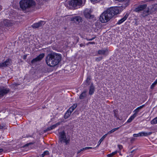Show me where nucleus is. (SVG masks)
I'll return each mask as SVG.
<instances>
[{
    "label": "nucleus",
    "instance_id": "obj_38",
    "mask_svg": "<svg viewBox=\"0 0 157 157\" xmlns=\"http://www.w3.org/2000/svg\"><path fill=\"white\" fill-rule=\"evenodd\" d=\"M84 150V149H83V148L80 149V150L78 151L77 152V154L79 153L81 151H83Z\"/></svg>",
    "mask_w": 157,
    "mask_h": 157
},
{
    "label": "nucleus",
    "instance_id": "obj_45",
    "mask_svg": "<svg viewBox=\"0 0 157 157\" xmlns=\"http://www.w3.org/2000/svg\"><path fill=\"white\" fill-rule=\"evenodd\" d=\"M138 134V136H142V135H141V132H140V133H139Z\"/></svg>",
    "mask_w": 157,
    "mask_h": 157
},
{
    "label": "nucleus",
    "instance_id": "obj_35",
    "mask_svg": "<svg viewBox=\"0 0 157 157\" xmlns=\"http://www.w3.org/2000/svg\"><path fill=\"white\" fill-rule=\"evenodd\" d=\"M74 110V109H72V108L70 107V108L67 111L69 112H70V113L71 114V113Z\"/></svg>",
    "mask_w": 157,
    "mask_h": 157
},
{
    "label": "nucleus",
    "instance_id": "obj_19",
    "mask_svg": "<svg viewBox=\"0 0 157 157\" xmlns=\"http://www.w3.org/2000/svg\"><path fill=\"white\" fill-rule=\"evenodd\" d=\"M142 136H147L149 135H151L152 134V132H141Z\"/></svg>",
    "mask_w": 157,
    "mask_h": 157
},
{
    "label": "nucleus",
    "instance_id": "obj_31",
    "mask_svg": "<svg viewBox=\"0 0 157 157\" xmlns=\"http://www.w3.org/2000/svg\"><path fill=\"white\" fill-rule=\"evenodd\" d=\"M90 78L89 77H87L86 81V82L87 84L88 85L90 84Z\"/></svg>",
    "mask_w": 157,
    "mask_h": 157
},
{
    "label": "nucleus",
    "instance_id": "obj_8",
    "mask_svg": "<svg viewBox=\"0 0 157 157\" xmlns=\"http://www.w3.org/2000/svg\"><path fill=\"white\" fill-rule=\"evenodd\" d=\"M11 60L10 59H7L4 62L0 63V68L3 69L11 65Z\"/></svg>",
    "mask_w": 157,
    "mask_h": 157
},
{
    "label": "nucleus",
    "instance_id": "obj_40",
    "mask_svg": "<svg viewBox=\"0 0 157 157\" xmlns=\"http://www.w3.org/2000/svg\"><path fill=\"white\" fill-rule=\"evenodd\" d=\"M95 38V37H93L91 39H87V40L88 41H90V40H94V39Z\"/></svg>",
    "mask_w": 157,
    "mask_h": 157
},
{
    "label": "nucleus",
    "instance_id": "obj_29",
    "mask_svg": "<svg viewBox=\"0 0 157 157\" xmlns=\"http://www.w3.org/2000/svg\"><path fill=\"white\" fill-rule=\"evenodd\" d=\"M117 151H115L114 152H113L111 154H109L107 155V156L108 157H112L113 155H115L116 154H117Z\"/></svg>",
    "mask_w": 157,
    "mask_h": 157
},
{
    "label": "nucleus",
    "instance_id": "obj_47",
    "mask_svg": "<svg viewBox=\"0 0 157 157\" xmlns=\"http://www.w3.org/2000/svg\"><path fill=\"white\" fill-rule=\"evenodd\" d=\"M118 112V110H113V112L114 113H116V112Z\"/></svg>",
    "mask_w": 157,
    "mask_h": 157
},
{
    "label": "nucleus",
    "instance_id": "obj_44",
    "mask_svg": "<svg viewBox=\"0 0 157 157\" xmlns=\"http://www.w3.org/2000/svg\"><path fill=\"white\" fill-rule=\"evenodd\" d=\"M85 45L84 44H80V47H83V46H85Z\"/></svg>",
    "mask_w": 157,
    "mask_h": 157
},
{
    "label": "nucleus",
    "instance_id": "obj_6",
    "mask_svg": "<svg viewBox=\"0 0 157 157\" xmlns=\"http://www.w3.org/2000/svg\"><path fill=\"white\" fill-rule=\"evenodd\" d=\"M59 140L61 143H64L66 145L69 143L70 140L69 139H67L65 133L64 131L59 132Z\"/></svg>",
    "mask_w": 157,
    "mask_h": 157
},
{
    "label": "nucleus",
    "instance_id": "obj_50",
    "mask_svg": "<svg viewBox=\"0 0 157 157\" xmlns=\"http://www.w3.org/2000/svg\"><path fill=\"white\" fill-rule=\"evenodd\" d=\"M130 156L131 157H132L133 156V155H130Z\"/></svg>",
    "mask_w": 157,
    "mask_h": 157
},
{
    "label": "nucleus",
    "instance_id": "obj_41",
    "mask_svg": "<svg viewBox=\"0 0 157 157\" xmlns=\"http://www.w3.org/2000/svg\"><path fill=\"white\" fill-rule=\"evenodd\" d=\"M5 126L4 125H2L0 124V129H3Z\"/></svg>",
    "mask_w": 157,
    "mask_h": 157
},
{
    "label": "nucleus",
    "instance_id": "obj_39",
    "mask_svg": "<svg viewBox=\"0 0 157 157\" xmlns=\"http://www.w3.org/2000/svg\"><path fill=\"white\" fill-rule=\"evenodd\" d=\"M145 106V105H142L141 106H140L139 107V108L140 109H142V108H143Z\"/></svg>",
    "mask_w": 157,
    "mask_h": 157
},
{
    "label": "nucleus",
    "instance_id": "obj_51",
    "mask_svg": "<svg viewBox=\"0 0 157 157\" xmlns=\"http://www.w3.org/2000/svg\"><path fill=\"white\" fill-rule=\"evenodd\" d=\"M99 145H98H98L96 147H98L99 146Z\"/></svg>",
    "mask_w": 157,
    "mask_h": 157
},
{
    "label": "nucleus",
    "instance_id": "obj_9",
    "mask_svg": "<svg viewBox=\"0 0 157 157\" xmlns=\"http://www.w3.org/2000/svg\"><path fill=\"white\" fill-rule=\"evenodd\" d=\"M45 24V22L43 21H40L37 23H34L32 25L33 28L36 29L41 27Z\"/></svg>",
    "mask_w": 157,
    "mask_h": 157
},
{
    "label": "nucleus",
    "instance_id": "obj_4",
    "mask_svg": "<svg viewBox=\"0 0 157 157\" xmlns=\"http://www.w3.org/2000/svg\"><path fill=\"white\" fill-rule=\"evenodd\" d=\"M157 10V4H155L149 7H147L141 15L142 17H145L150 14L155 13Z\"/></svg>",
    "mask_w": 157,
    "mask_h": 157
},
{
    "label": "nucleus",
    "instance_id": "obj_46",
    "mask_svg": "<svg viewBox=\"0 0 157 157\" xmlns=\"http://www.w3.org/2000/svg\"><path fill=\"white\" fill-rule=\"evenodd\" d=\"M114 113V117H117V114L116 113Z\"/></svg>",
    "mask_w": 157,
    "mask_h": 157
},
{
    "label": "nucleus",
    "instance_id": "obj_7",
    "mask_svg": "<svg viewBox=\"0 0 157 157\" xmlns=\"http://www.w3.org/2000/svg\"><path fill=\"white\" fill-rule=\"evenodd\" d=\"M147 5L146 4H144L138 6L136 7L134 11L136 12L139 13L142 11V13L146 9H147Z\"/></svg>",
    "mask_w": 157,
    "mask_h": 157
},
{
    "label": "nucleus",
    "instance_id": "obj_18",
    "mask_svg": "<svg viewBox=\"0 0 157 157\" xmlns=\"http://www.w3.org/2000/svg\"><path fill=\"white\" fill-rule=\"evenodd\" d=\"M140 109L139 108V107H137L136 109H135L133 111V112L134 113L133 115L136 117L137 116V113L139 112Z\"/></svg>",
    "mask_w": 157,
    "mask_h": 157
},
{
    "label": "nucleus",
    "instance_id": "obj_2",
    "mask_svg": "<svg viewBox=\"0 0 157 157\" xmlns=\"http://www.w3.org/2000/svg\"><path fill=\"white\" fill-rule=\"evenodd\" d=\"M61 55L55 52L48 54L46 57V62L49 66L53 67L57 65L61 59Z\"/></svg>",
    "mask_w": 157,
    "mask_h": 157
},
{
    "label": "nucleus",
    "instance_id": "obj_22",
    "mask_svg": "<svg viewBox=\"0 0 157 157\" xmlns=\"http://www.w3.org/2000/svg\"><path fill=\"white\" fill-rule=\"evenodd\" d=\"M107 135V134H105L99 140L98 142V145H99L101 144L102 141L106 137Z\"/></svg>",
    "mask_w": 157,
    "mask_h": 157
},
{
    "label": "nucleus",
    "instance_id": "obj_10",
    "mask_svg": "<svg viewBox=\"0 0 157 157\" xmlns=\"http://www.w3.org/2000/svg\"><path fill=\"white\" fill-rule=\"evenodd\" d=\"M44 56V53H42L40 54L36 57L33 59L31 61V63L33 64L35 62L41 60Z\"/></svg>",
    "mask_w": 157,
    "mask_h": 157
},
{
    "label": "nucleus",
    "instance_id": "obj_16",
    "mask_svg": "<svg viewBox=\"0 0 157 157\" xmlns=\"http://www.w3.org/2000/svg\"><path fill=\"white\" fill-rule=\"evenodd\" d=\"M95 90L94 87L93 86V84L92 83L90 86L89 91V94L91 95H92L94 92Z\"/></svg>",
    "mask_w": 157,
    "mask_h": 157
},
{
    "label": "nucleus",
    "instance_id": "obj_36",
    "mask_svg": "<svg viewBox=\"0 0 157 157\" xmlns=\"http://www.w3.org/2000/svg\"><path fill=\"white\" fill-rule=\"evenodd\" d=\"M51 128L50 127H48L46 130H45L44 131V132H45L47 131L52 130V129H51Z\"/></svg>",
    "mask_w": 157,
    "mask_h": 157
},
{
    "label": "nucleus",
    "instance_id": "obj_15",
    "mask_svg": "<svg viewBox=\"0 0 157 157\" xmlns=\"http://www.w3.org/2000/svg\"><path fill=\"white\" fill-rule=\"evenodd\" d=\"M128 15L127 13L123 17L119 20L117 22V24H120L122 23L123 22H124L125 20H126V19L128 18Z\"/></svg>",
    "mask_w": 157,
    "mask_h": 157
},
{
    "label": "nucleus",
    "instance_id": "obj_17",
    "mask_svg": "<svg viewBox=\"0 0 157 157\" xmlns=\"http://www.w3.org/2000/svg\"><path fill=\"white\" fill-rule=\"evenodd\" d=\"M86 92L84 91L79 96V98L81 99H84L86 97Z\"/></svg>",
    "mask_w": 157,
    "mask_h": 157
},
{
    "label": "nucleus",
    "instance_id": "obj_25",
    "mask_svg": "<svg viewBox=\"0 0 157 157\" xmlns=\"http://www.w3.org/2000/svg\"><path fill=\"white\" fill-rule=\"evenodd\" d=\"M60 123H61L60 122H58L56 123V124H54L51 126H50V127L51 128V129H52V130L54 129L55 128H56L57 126L60 125Z\"/></svg>",
    "mask_w": 157,
    "mask_h": 157
},
{
    "label": "nucleus",
    "instance_id": "obj_23",
    "mask_svg": "<svg viewBox=\"0 0 157 157\" xmlns=\"http://www.w3.org/2000/svg\"><path fill=\"white\" fill-rule=\"evenodd\" d=\"M119 127H117V128H113V129L111 130V131L108 132L106 134H107V135H109V134H110L113 132L116 131L118 129H119Z\"/></svg>",
    "mask_w": 157,
    "mask_h": 157
},
{
    "label": "nucleus",
    "instance_id": "obj_12",
    "mask_svg": "<svg viewBox=\"0 0 157 157\" xmlns=\"http://www.w3.org/2000/svg\"><path fill=\"white\" fill-rule=\"evenodd\" d=\"M71 20L75 23H79L82 21V19L81 17L79 16H76L72 17L71 19Z\"/></svg>",
    "mask_w": 157,
    "mask_h": 157
},
{
    "label": "nucleus",
    "instance_id": "obj_21",
    "mask_svg": "<svg viewBox=\"0 0 157 157\" xmlns=\"http://www.w3.org/2000/svg\"><path fill=\"white\" fill-rule=\"evenodd\" d=\"M151 124H157V117L151 121Z\"/></svg>",
    "mask_w": 157,
    "mask_h": 157
},
{
    "label": "nucleus",
    "instance_id": "obj_42",
    "mask_svg": "<svg viewBox=\"0 0 157 157\" xmlns=\"http://www.w3.org/2000/svg\"><path fill=\"white\" fill-rule=\"evenodd\" d=\"M91 1L92 2H99L101 1V0H91Z\"/></svg>",
    "mask_w": 157,
    "mask_h": 157
},
{
    "label": "nucleus",
    "instance_id": "obj_3",
    "mask_svg": "<svg viewBox=\"0 0 157 157\" xmlns=\"http://www.w3.org/2000/svg\"><path fill=\"white\" fill-rule=\"evenodd\" d=\"M19 3L21 9L25 12H27L29 9L34 4V2L32 0H22Z\"/></svg>",
    "mask_w": 157,
    "mask_h": 157
},
{
    "label": "nucleus",
    "instance_id": "obj_20",
    "mask_svg": "<svg viewBox=\"0 0 157 157\" xmlns=\"http://www.w3.org/2000/svg\"><path fill=\"white\" fill-rule=\"evenodd\" d=\"M136 117L132 115L131 116L129 119L127 120V122L128 123H130Z\"/></svg>",
    "mask_w": 157,
    "mask_h": 157
},
{
    "label": "nucleus",
    "instance_id": "obj_5",
    "mask_svg": "<svg viewBox=\"0 0 157 157\" xmlns=\"http://www.w3.org/2000/svg\"><path fill=\"white\" fill-rule=\"evenodd\" d=\"M85 1L86 0H71L69 2L68 4L69 6L75 9L82 5H84Z\"/></svg>",
    "mask_w": 157,
    "mask_h": 157
},
{
    "label": "nucleus",
    "instance_id": "obj_1",
    "mask_svg": "<svg viewBox=\"0 0 157 157\" xmlns=\"http://www.w3.org/2000/svg\"><path fill=\"white\" fill-rule=\"evenodd\" d=\"M119 13V10L117 7L110 8L104 11L100 16V21L102 23L106 22Z\"/></svg>",
    "mask_w": 157,
    "mask_h": 157
},
{
    "label": "nucleus",
    "instance_id": "obj_27",
    "mask_svg": "<svg viewBox=\"0 0 157 157\" xmlns=\"http://www.w3.org/2000/svg\"><path fill=\"white\" fill-rule=\"evenodd\" d=\"M71 114L70 112H69L67 111L64 115V118L65 119L67 118L70 116Z\"/></svg>",
    "mask_w": 157,
    "mask_h": 157
},
{
    "label": "nucleus",
    "instance_id": "obj_34",
    "mask_svg": "<svg viewBox=\"0 0 157 157\" xmlns=\"http://www.w3.org/2000/svg\"><path fill=\"white\" fill-rule=\"evenodd\" d=\"M89 44H95V43L94 42H90L87 43L86 45H88Z\"/></svg>",
    "mask_w": 157,
    "mask_h": 157
},
{
    "label": "nucleus",
    "instance_id": "obj_24",
    "mask_svg": "<svg viewBox=\"0 0 157 157\" xmlns=\"http://www.w3.org/2000/svg\"><path fill=\"white\" fill-rule=\"evenodd\" d=\"M9 22H10L9 20H5L3 21V23H4V25L5 26H10V24L9 23Z\"/></svg>",
    "mask_w": 157,
    "mask_h": 157
},
{
    "label": "nucleus",
    "instance_id": "obj_52",
    "mask_svg": "<svg viewBox=\"0 0 157 157\" xmlns=\"http://www.w3.org/2000/svg\"><path fill=\"white\" fill-rule=\"evenodd\" d=\"M127 157H128V156H127Z\"/></svg>",
    "mask_w": 157,
    "mask_h": 157
},
{
    "label": "nucleus",
    "instance_id": "obj_32",
    "mask_svg": "<svg viewBox=\"0 0 157 157\" xmlns=\"http://www.w3.org/2000/svg\"><path fill=\"white\" fill-rule=\"evenodd\" d=\"M95 148H93L92 147H85L83 148V149H84V150L89 149H94Z\"/></svg>",
    "mask_w": 157,
    "mask_h": 157
},
{
    "label": "nucleus",
    "instance_id": "obj_14",
    "mask_svg": "<svg viewBox=\"0 0 157 157\" xmlns=\"http://www.w3.org/2000/svg\"><path fill=\"white\" fill-rule=\"evenodd\" d=\"M9 90L7 88H0V97L3 96L9 92Z\"/></svg>",
    "mask_w": 157,
    "mask_h": 157
},
{
    "label": "nucleus",
    "instance_id": "obj_49",
    "mask_svg": "<svg viewBox=\"0 0 157 157\" xmlns=\"http://www.w3.org/2000/svg\"><path fill=\"white\" fill-rule=\"evenodd\" d=\"M136 150H132V151L131 152V153H133V152H134Z\"/></svg>",
    "mask_w": 157,
    "mask_h": 157
},
{
    "label": "nucleus",
    "instance_id": "obj_48",
    "mask_svg": "<svg viewBox=\"0 0 157 157\" xmlns=\"http://www.w3.org/2000/svg\"><path fill=\"white\" fill-rule=\"evenodd\" d=\"M3 151V149L2 148H0V153L2 152Z\"/></svg>",
    "mask_w": 157,
    "mask_h": 157
},
{
    "label": "nucleus",
    "instance_id": "obj_43",
    "mask_svg": "<svg viewBox=\"0 0 157 157\" xmlns=\"http://www.w3.org/2000/svg\"><path fill=\"white\" fill-rule=\"evenodd\" d=\"M133 136L134 137H137L138 136V134H133Z\"/></svg>",
    "mask_w": 157,
    "mask_h": 157
},
{
    "label": "nucleus",
    "instance_id": "obj_37",
    "mask_svg": "<svg viewBox=\"0 0 157 157\" xmlns=\"http://www.w3.org/2000/svg\"><path fill=\"white\" fill-rule=\"evenodd\" d=\"M118 147L120 150H121L123 148V146L121 145H118Z\"/></svg>",
    "mask_w": 157,
    "mask_h": 157
},
{
    "label": "nucleus",
    "instance_id": "obj_33",
    "mask_svg": "<svg viewBox=\"0 0 157 157\" xmlns=\"http://www.w3.org/2000/svg\"><path fill=\"white\" fill-rule=\"evenodd\" d=\"M77 105L76 104H73L71 107L74 110L77 107Z\"/></svg>",
    "mask_w": 157,
    "mask_h": 157
},
{
    "label": "nucleus",
    "instance_id": "obj_30",
    "mask_svg": "<svg viewBox=\"0 0 157 157\" xmlns=\"http://www.w3.org/2000/svg\"><path fill=\"white\" fill-rule=\"evenodd\" d=\"M103 58L102 57L100 56L95 58V60L97 62L101 60Z\"/></svg>",
    "mask_w": 157,
    "mask_h": 157
},
{
    "label": "nucleus",
    "instance_id": "obj_26",
    "mask_svg": "<svg viewBox=\"0 0 157 157\" xmlns=\"http://www.w3.org/2000/svg\"><path fill=\"white\" fill-rule=\"evenodd\" d=\"M157 84V79L154 81V82L151 85L150 88L153 89L156 85Z\"/></svg>",
    "mask_w": 157,
    "mask_h": 157
},
{
    "label": "nucleus",
    "instance_id": "obj_28",
    "mask_svg": "<svg viewBox=\"0 0 157 157\" xmlns=\"http://www.w3.org/2000/svg\"><path fill=\"white\" fill-rule=\"evenodd\" d=\"M49 154V151H44L43 154H42L40 155V157H43L44 156L48 155Z\"/></svg>",
    "mask_w": 157,
    "mask_h": 157
},
{
    "label": "nucleus",
    "instance_id": "obj_13",
    "mask_svg": "<svg viewBox=\"0 0 157 157\" xmlns=\"http://www.w3.org/2000/svg\"><path fill=\"white\" fill-rule=\"evenodd\" d=\"M108 51L107 49L99 50L98 52V53L99 55L106 56L108 54Z\"/></svg>",
    "mask_w": 157,
    "mask_h": 157
},
{
    "label": "nucleus",
    "instance_id": "obj_11",
    "mask_svg": "<svg viewBox=\"0 0 157 157\" xmlns=\"http://www.w3.org/2000/svg\"><path fill=\"white\" fill-rule=\"evenodd\" d=\"M84 15L85 17L89 19H92L94 17V16L90 14V12L89 9L85 10L84 12Z\"/></svg>",
    "mask_w": 157,
    "mask_h": 157
}]
</instances>
